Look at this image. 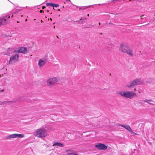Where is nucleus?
I'll list each match as a JSON object with an SVG mask.
<instances>
[{"label":"nucleus","instance_id":"nucleus-15","mask_svg":"<svg viewBox=\"0 0 155 155\" xmlns=\"http://www.w3.org/2000/svg\"><path fill=\"white\" fill-rule=\"evenodd\" d=\"M143 101L145 102H147L149 104H151V103H150L149 102V101H153L151 100H147V99H146V100H144Z\"/></svg>","mask_w":155,"mask_h":155},{"label":"nucleus","instance_id":"nucleus-13","mask_svg":"<svg viewBox=\"0 0 155 155\" xmlns=\"http://www.w3.org/2000/svg\"><path fill=\"white\" fill-rule=\"evenodd\" d=\"M15 138H22L24 137L23 134H15Z\"/></svg>","mask_w":155,"mask_h":155},{"label":"nucleus","instance_id":"nucleus-33","mask_svg":"<svg viewBox=\"0 0 155 155\" xmlns=\"http://www.w3.org/2000/svg\"><path fill=\"white\" fill-rule=\"evenodd\" d=\"M131 0H129V1H130Z\"/></svg>","mask_w":155,"mask_h":155},{"label":"nucleus","instance_id":"nucleus-21","mask_svg":"<svg viewBox=\"0 0 155 155\" xmlns=\"http://www.w3.org/2000/svg\"><path fill=\"white\" fill-rule=\"evenodd\" d=\"M85 20V18H82L80 19V20H81H81Z\"/></svg>","mask_w":155,"mask_h":155},{"label":"nucleus","instance_id":"nucleus-8","mask_svg":"<svg viewBox=\"0 0 155 155\" xmlns=\"http://www.w3.org/2000/svg\"><path fill=\"white\" fill-rule=\"evenodd\" d=\"M16 52L25 53L27 52V49L25 47H21L17 48L15 51Z\"/></svg>","mask_w":155,"mask_h":155},{"label":"nucleus","instance_id":"nucleus-3","mask_svg":"<svg viewBox=\"0 0 155 155\" xmlns=\"http://www.w3.org/2000/svg\"><path fill=\"white\" fill-rule=\"evenodd\" d=\"M120 49L122 51L127 53L130 56H132L133 55L132 50L130 49L128 47L126 46H124L122 44H121Z\"/></svg>","mask_w":155,"mask_h":155},{"label":"nucleus","instance_id":"nucleus-5","mask_svg":"<svg viewBox=\"0 0 155 155\" xmlns=\"http://www.w3.org/2000/svg\"><path fill=\"white\" fill-rule=\"evenodd\" d=\"M11 16L12 18L13 16V14H10L4 16L3 18H0V26L5 24L6 19L9 18Z\"/></svg>","mask_w":155,"mask_h":155},{"label":"nucleus","instance_id":"nucleus-9","mask_svg":"<svg viewBox=\"0 0 155 155\" xmlns=\"http://www.w3.org/2000/svg\"><path fill=\"white\" fill-rule=\"evenodd\" d=\"M95 147L100 150H105L107 148V147L104 144L102 143H98L95 145Z\"/></svg>","mask_w":155,"mask_h":155},{"label":"nucleus","instance_id":"nucleus-24","mask_svg":"<svg viewBox=\"0 0 155 155\" xmlns=\"http://www.w3.org/2000/svg\"><path fill=\"white\" fill-rule=\"evenodd\" d=\"M43 11V10H41L40 11V12H42Z\"/></svg>","mask_w":155,"mask_h":155},{"label":"nucleus","instance_id":"nucleus-10","mask_svg":"<svg viewBox=\"0 0 155 155\" xmlns=\"http://www.w3.org/2000/svg\"><path fill=\"white\" fill-rule=\"evenodd\" d=\"M46 63L45 60H43L41 59H39L38 64L39 67H41L44 66Z\"/></svg>","mask_w":155,"mask_h":155},{"label":"nucleus","instance_id":"nucleus-29","mask_svg":"<svg viewBox=\"0 0 155 155\" xmlns=\"http://www.w3.org/2000/svg\"><path fill=\"white\" fill-rule=\"evenodd\" d=\"M58 11H60V10L59 9H58Z\"/></svg>","mask_w":155,"mask_h":155},{"label":"nucleus","instance_id":"nucleus-22","mask_svg":"<svg viewBox=\"0 0 155 155\" xmlns=\"http://www.w3.org/2000/svg\"><path fill=\"white\" fill-rule=\"evenodd\" d=\"M11 50V49L9 48L8 50L7 51H8H8H10Z\"/></svg>","mask_w":155,"mask_h":155},{"label":"nucleus","instance_id":"nucleus-16","mask_svg":"<svg viewBox=\"0 0 155 155\" xmlns=\"http://www.w3.org/2000/svg\"><path fill=\"white\" fill-rule=\"evenodd\" d=\"M46 4L47 6H50L53 7L54 4L51 3H47Z\"/></svg>","mask_w":155,"mask_h":155},{"label":"nucleus","instance_id":"nucleus-12","mask_svg":"<svg viewBox=\"0 0 155 155\" xmlns=\"http://www.w3.org/2000/svg\"><path fill=\"white\" fill-rule=\"evenodd\" d=\"M53 146H59L61 147H64V145L62 143L58 142L55 143Z\"/></svg>","mask_w":155,"mask_h":155},{"label":"nucleus","instance_id":"nucleus-7","mask_svg":"<svg viewBox=\"0 0 155 155\" xmlns=\"http://www.w3.org/2000/svg\"><path fill=\"white\" fill-rule=\"evenodd\" d=\"M19 55L18 54H16L10 58L9 61V64H13L18 61Z\"/></svg>","mask_w":155,"mask_h":155},{"label":"nucleus","instance_id":"nucleus-11","mask_svg":"<svg viewBox=\"0 0 155 155\" xmlns=\"http://www.w3.org/2000/svg\"><path fill=\"white\" fill-rule=\"evenodd\" d=\"M119 125L120 126H121L125 129H126L128 131L130 132L131 131L132 129L130 128V127L128 125H122L121 124H119Z\"/></svg>","mask_w":155,"mask_h":155},{"label":"nucleus","instance_id":"nucleus-18","mask_svg":"<svg viewBox=\"0 0 155 155\" xmlns=\"http://www.w3.org/2000/svg\"><path fill=\"white\" fill-rule=\"evenodd\" d=\"M59 5L58 4H54L53 7L57 8L59 6Z\"/></svg>","mask_w":155,"mask_h":155},{"label":"nucleus","instance_id":"nucleus-19","mask_svg":"<svg viewBox=\"0 0 155 155\" xmlns=\"http://www.w3.org/2000/svg\"><path fill=\"white\" fill-rule=\"evenodd\" d=\"M130 133H131V134H135V135H137V134H136V133H135L132 130H131V131L130 132Z\"/></svg>","mask_w":155,"mask_h":155},{"label":"nucleus","instance_id":"nucleus-27","mask_svg":"<svg viewBox=\"0 0 155 155\" xmlns=\"http://www.w3.org/2000/svg\"><path fill=\"white\" fill-rule=\"evenodd\" d=\"M87 16H89V14H87Z\"/></svg>","mask_w":155,"mask_h":155},{"label":"nucleus","instance_id":"nucleus-20","mask_svg":"<svg viewBox=\"0 0 155 155\" xmlns=\"http://www.w3.org/2000/svg\"><path fill=\"white\" fill-rule=\"evenodd\" d=\"M68 154L69 155H78V154H72L71 153H69Z\"/></svg>","mask_w":155,"mask_h":155},{"label":"nucleus","instance_id":"nucleus-6","mask_svg":"<svg viewBox=\"0 0 155 155\" xmlns=\"http://www.w3.org/2000/svg\"><path fill=\"white\" fill-rule=\"evenodd\" d=\"M58 80L56 78L54 77L49 79L47 81L48 85L51 86V85L57 84L58 82Z\"/></svg>","mask_w":155,"mask_h":155},{"label":"nucleus","instance_id":"nucleus-31","mask_svg":"<svg viewBox=\"0 0 155 155\" xmlns=\"http://www.w3.org/2000/svg\"><path fill=\"white\" fill-rule=\"evenodd\" d=\"M27 20V19H26L25 21H26Z\"/></svg>","mask_w":155,"mask_h":155},{"label":"nucleus","instance_id":"nucleus-26","mask_svg":"<svg viewBox=\"0 0 155 155\" xmlns=\"http://www.w3.org/2000/svg\"><path fill=\"white\" fill-rule=\"evenodd\" d=\"M10 54V53H8L7 54L8 55H9Z\"/></svg>","mask_w":155,"mask_h":155},{"label":"nucleus","instance_id":"nucleus-4","mask_svg":"<svg viewBox=\"0 0 155 155\" xmlns=\"http://www.w3.org/2000/svg\"><path fill=\"white\" fill-rule=\"evenodd\" d=\"M142 82L140 81V79H137L132 81H131L128 83L126 86L129 88H130L131 87L135 86L137 84H141Z\"/></svg>","mask_w":155,"mask_h":155},{"label":"nucleus","instance_id":"nucleus-17","mask_svg":"<svg viewBox=\"0 0 155 155\" xmlns=\"http://www.w3.org/2000/svg\"><path fill=\"white\" fill-rule=\"evenodd\" d=\"M94 5H88V6H85V7H84V8H83V9H86V8H88L89 7H93V6Z\"/></svg>","mask_w":155,"mask_h":155},{"label":"nucleus","instance_id":"nucleus-28","mask_svg":"<svg viewBox=\"0 0 155 155\" xmlns=\"http://www.w3.org/2000/svg\"><path fill=\"white\" fill-rule=\"evenodd\" d=\"M135 90H136V89L135 88L134 89V91H135Z\"/></svg>","mask_w":155,"mask_h":155},{"label":"nucleus","instance_id":"nucleus-14","mask_svg":"<svg viewBox=\"0 0 155 155\" xmlns=\"http://www.w3.org/2000/svg\"><path fill=\"white\" fill-rule=\"evenodd\" d=\"M7 138H15V134L8 135Z\"/></svg>","mask_w":155,"mask_h":155},{"label":"nucleus","instance_id":"nucleus-32","mask_svg":"<svg viewBox=\"0 0 155 155\" xmlns=\"http://www.w3.org/2000/svg\"><path fill=\"white\" fill-rule=\"evenodd\" d=\"M99 25H100V23H99Z\"/></svg>","mask_w":155,"mask_h":155},{"label":"nucleus","instance_id":"nucleus-2","mask_svg":"<svg viewBox=\"0 0 155 155\" xmlns=\"http://www.w3.org/2000/svg\"><path fill=\"white\" fill-rule=\"evenodd\" d=\"M34 134L38 137H44L47 135V133L45 129L40 128L36 130Z\"/></svg>","mask_w":155,"mask_h":155},{"label":"nucleus","instance_id":"nucleus-25","mask_svg":"<svg viewBox=\"0 0 155 155\" xmlns=\"http://www.w3.org/2000/svg\"><path fill=\"white\" fill-rule=\"evenodd\" d=\"M66 0V1H70H70H70V0Z\"/></svg>","mask_w":155,"mask_h":155},{"label":"nucleus","instance_id":"nucleus-23","mask_svg":"<svg viewBox=\"0 0 155 155\" xmlns=\"http://www.w3.org/2000/svg\"><path fill=\"white\" fill-rule=\"evenodd\" d=\"M45 6H43V7H42V8H43V9H45Z\"/></svg>","mask_w":155,"mask_h":155},{"label":"nucleus","instance_id":"nucleus-30","mask_svg":"<svg viewBox=\"0 0 155 155\" xmlns=\"http://www.w3.org/2000/svg\"><path fill=\"white\" fill-rule=\"evenodd\" d=\"M50 20H52V19H51V18H50Z\"/></svg>","mask_w":155,"mask_h":155},{"label":"nucleus","instance_id":"nucleus-1","mask_svg":"<svg viewBox=\"0 0 155 155\" xmlns=\"http://www.w3.org/2000/svg\"><path fill=\"white\" fill-rule=\"evenodd\" d=\"M118 94L123 97L130 99L136 96V94L132 91H119Z\"/></svg>","mask_w":155,"mask_h":155}]
</instances>
